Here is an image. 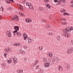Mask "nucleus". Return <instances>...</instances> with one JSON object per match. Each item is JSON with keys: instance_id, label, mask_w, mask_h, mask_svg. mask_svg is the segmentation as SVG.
Listing matches in <instances>:
<instances>
[{"instance_id": "obj_55", "label": "nucleus", "mask_w": 73, "mask_h": 73, "mask_svg": "<svg viewBox=\"0 0 73 73\" xmlns=\"http://www.w3.org/2000/svg\"><path fill=\"white\" fill-rule=\"evenodd\" d=\"M47 21L46 20H44V22H46Z\"/></svg>"}, {"instance_id": "obj_36", "label": "nucleus", "mask_w": 73, "mask_h": 73, "mask_svg": "<svg viewBox=\"0 0 73 73\" xmlns=\"http://www.w3.org/2000/svg\"><path fill=\"white\" fill-rule=\"evenodd\" d=\"M4 56L5 58H6V57H7V52H5L4 53Z\"/></svg>"}, {"instance_id": "obj_46", "label": "nucleus", "mask_w": 73, "mask_h": 73, "mask_svg": "<svg viewBox=\"0 0 73 73\" xmlns=\"http://www.w3.org/2000/svg\"><path fill=\"white\" fill-rule=\"evenodd\" d=\"M9 1H11V2H13V3L14 2L13 0H9Z\"/></svg>"}, {"instance_id": "obj_26", "label": "nucleus", "mask_w": 73, "mask_h": 73, "mask_svg": "<svg viewBox=\"0 0 73 73\" xmlns=\"http://www.w3.org/2000/svg\"><path fill=\"white\" fill-rule=\"evenodd\" d=\"M57 40L58 41H60V36H57Z\"/></svg>"}, {"instance_id": "obj_29", "label": "nucleus", "mask_w": 73, "mask_h": 73, "mask_svg": "<svg viewBox=\"0 0 73 73\" xmlns=\"http://www.w3.org/2000/svg\"><path fill=\"white\" fill-rule=\"evenodd\" d=\"M46 7L48 8H50V5L49 4H47V5H46Z\"/></svg>"}, {"instance_id": "obj_47", "label": "nucleus", "mask_w": 73, "mask_h": 73, "mask_svg": "<svg viewBox=\"0 0 73 73\" xmlns=\"http://www.w3.org/2000/svg\"><path fill=\"white\" fill-rule=\"evenodd\" d=\"M24 46L25 49H27V46L26 45H25Z\"/></svg>"}, {"instance_id": "obj_17", "label": "nucleus", "mask_w": 73, "mask_h": 73, "mask_svg": "<svg viewBox=\"0 0 73 73\" xmlns=\"http://www.w3.org/2000/svg\"><path fill=\"white\" fill-rule=\"evenodd\" d=\"M58 69H59L60 71H62V67L59 66L58 67Z\"/></svg>"}, {"instance_id": "obj_61", "label": "nucleus", "mask_w": 73, "mask_h": 73, "mask_svg": "<svg viewBox=\"0 0 73 73\" xmlns=\"http://www.w3.org/2000/svg\"><path fill=\"white\" fill-rule=\"evenodd\" d=\"M32 20H30V22H32Z\"/></svg>"}, {"instance_id": "obj_24", "label": "nucleus", "mask_w": 73, "mask_h": 73, "mask_svg": "<svg viewBox=\"0 0 73 73\" xmlns=\"http://www.w3.org/2000/svg\"><path fill=\"white\" fill-rule=\"evenodd\" d=\"M65 11H66V10L63 9L60 10V11L61 12H62V13H64V12H65Z\"/></svg>"}, {"instance_id": "obj_64", "label": "nucleus", "mask_w": 73, "mask_h": 73, "mask_svg": "<svg viewBox=\"0 0 73 73\" xmlns=\"http://www.w3.org/2000/svg\"><path fill=\"white\" fill-rule=\"evenodd\" d=\"M19 13V14H20V13Z\"/></svg>"}, {"instance_id": "obj_12", "label": "nucleus", "mask_w": 73, "mask_h": 73, "mask_svg": "<svg viewBox=\"0 0 73 73\" xmlns=\"http://www.w3.org/2000/svg\"><path fill=\"white\" fill-rule=\"evenodd\" d=\"M20 45V43H15L13 44V45L14 46H19Z\"/></svg>"}, {"instance_id": "obj_5", "label": "nucleus", "mask_w": 73, "mask_h": 73, "mask_svg": "<svg viewBox=\"0 0 73 73\" xmlns=\"http://www.w3.org/2000/svg\"><path fill=\"white\" fill-rule=\"evenodd\" d=\"M18 60L16 57H14L13 59V63L14 65H16L17 64Z\"/></svg>"}, {"instance_id": "obj_25", "label": "nucleus", "mask_w": 73, "mask_h": 73, "mask_svg": "<svg viewBox=\"0 0 73 73\" xmlns=\"http://www.w3.org/2000/svg\"><path fill=\"white\" fill-rule=\"evenodd\" d=\"M44 27H46V28H50V25H45Z\"/></svg>"}, {"instance_id": "obj_48", "label": "nucleus", "mask_w": 73, "mask_h": 73, "mask_svg": "<svg viewBox=\"0 0 73 73\" xmlns=\"http://www.w3.org/2000/svg\"><path fill=\"white\" fill-rule=\"evenodd\" d=\"M1 19H2V16L0 15V20H1Z\"/></svg>"}, {"instance_id": "obj_22", "label": "nucleus", "mask_w": 73, "mask_h": 73, "mask_svg": "<svg viewBox=\"0 0 73 73\" xmlns=\"http://www.w3.org/2000/svg\"><path fill=\"white\" fill-rule=\"evenodd\" d=\"M61 24H62L63 25H66L67 24V22H64V23H62V22L61 23Z\"/></svg>"}, {"instance_id": "obj_44", "label": "nucleus", "mask_w": 73, "mask_h": 73, "mask_svg": "<svg viewBox=\"0 0 73 73\" xmlns=\"http://www.w3.org/2000/svg\"><path fill=\"white\" fill-rule=\"evenodd\" d=\"M5 2L7 3V4H9V2H8V1L7 0L5 1Z\"/></svg>"}, {"instance_id": "obj_45", "label": "nucleus", "mask_w": 73, "mask_h": 73, "mask_svg": "<svg viewBox=\"0 0 73 73\" xmlns=\"http://www.w3.org/2000/svg\"><path fill=\"white\" fill-rule=\"evenodd\" d=\"M28 20V21L27 23H30V19H27Z\"/></svg>"}, {"instance_id": "obj_34", "label": "nucleus", "mask_w": 73, "mask_h": 73, "mask_svg": "<svg viewBox=\"0 0 73 73\" xmlns=\"http://www.w3.org/2000/svg\"><path fill=\"white\" fill-rule=\"evenodd\" d=\"M70 45L73 46V40H72L70 42Z\"/></svg>"}, {"instance_id": "obj_43", "label": "nucleus", "mask_w": 73, "mask_h": 73, "mask_svg": "<svg viewBox=\"0 0 73 73\" xmlns=\"http://www.w3.org/2000/svg\"><path fill=\"white\" fill-rule=\"evenodd\" d=\"M39 71L40 69H38L36 70V72H39Z\"/></svg>"}, {"instance_id": "obj_21", "label": "nucleus", "mask_w": 73, "mask_h": 73, "mask_svg": "<svg viewBox=\"0 0 73 73\" xmlns=\"http://www.w3.org/2000/svg\"><path fill=\"white\" fill-rule=\"evenodd\" d=\"M17 35L18 36H21V33H20L19 32H17L16 33Z\"/></svg>"}, {"instance_id": "obj_58", "label": "nucleus", "mask_w": 73, "mask_h": 73, "mask_svg": "<svg viewBox=\"0 0 73 73\" xmlns=\"http://www.w3.org/2000/svg\"><path fill=\"white\" fill-rule=\"evenodd\" d=\"M51 35H53V33L52 32L51 33Z\"/></svg>"}, {"instance_id": "obj_49", "label": "nucleus", "mask_w": 73, "mask_h": 73, "mask_svg": "<svg viewBox=\"0 0 73 73\" xmlns=\"http://www.w3.org/2000/svg\"><path fill=\"white\" fill-rule=\"evenodd\" d=\"M71 4H73V0H72L70 2Z\"/></svg>"}, {"instance_id": "obj_11", "label": "nucleus", "mask_w": 73, "mask_h": 73, "mask_svg": "<svg viewBox=\"0 0 73 73\" xmlns=\"http://www.w3.org/2000/svg\"><path fill=\"white\" fill-rule=\"evenodd\" d=\"M17 73H22L23 72V70H22L18 69L17 70Z\"/></svg>"}, {"instance_id": "obj_15", "label": "nucleus", "mask_w": 73, "mask_h": 73, "mask_svg": "<svg viewBox=\"0 0 73 73\" xmlns=\"http://www.w3.org/2000/svg\"><path fill=\"white\" fill-rule=\"evenodd\" d=\"M70 64H69L67 65V66L66 67V69L68 70H70Z\"/></svg>"}, {"instance_id": "obj_35", "label": "nucleus", "mask_w": 73, "mask_h": 73, "mask_svg": "<svg viewBox=\"0 0 73 73\" xmlns=\"http://www.w3.org/2000/svg\"><path fill=\"white\" fill-rule=\"evenodd\" d=\"M39 72L40 73H43V71L42 70L40 69Z\"/></svg>"}, {"instance_id": "obj_3", "label": "nucleus", "mask_w": 73, "mask_h": 73, "mask_svg": "<svg viewBox=\"0 0 73 73\" xmlns=\"http://www.w3.org/2000/svg\"><path fill=\"white\" fill-rule=\"evenodd\" d=\"M6 34L7 35L8 37H12V34H11V31H8L6 32Z\"/></svg>"}, {"instance_id": "obj_13", "label": "nucleus", "mask_w": 73, "mask_h": 73, "mask_svg": "<svg viewBox=\"0 0 73 73\" xmlns=\"http://www.w3.org/2000/svg\"><path fill=\"white\" fill-rule=\"evenodd\" d=\"M23 36H24V40H26V39L27 38V36L26 35L25 33H24Z\"/></svg>"}, {"instance_id": "obj_16", "label": "nucleus", "mask_w": 73, "mask_h": 73, "mask_svg": "<svg viewBox=\"0 0 73 73\" xmlns=\"http://www.w3.org/2000/svg\"><path fill=\"white\" fill-rule=\"evenodd\" d=\"M39 9L40 11H43L44 10V9L42 7H39Z\"/></svg>"}, {"instance_id": "obj_40", "label": "nucleus", "mask_w": 73, "mask_h": 73, "mask_svg": "<svg viewBox=\"0 0 73 73\" xmlns=\"http://www.w3.org/2000/svg\"><path fill=\"white\" fill-rule=\"evenodd\" d=\"M20 15H21V16H24V15L23 14V13H21L20 14Z\"/></svg>"}, {"instance_id": "obj_38", "label": "nucleus", "mask_w": 73, "mask_h": 73, "mask_svg": "<svg viewBox=\"0 0 73 73\" xmlns=\"http://www.w3.org/2000/svg\"><path fill=\"white\" fill-rule=\"evenodd\" d=\"M54 1L55 3H58V0H54Z\"/></svg>"}, {"instance_id": "obj_27", "label": "nucleus", "mask_w": 73, "mask_h": 73, "mask_svg": "<svg viewBox=\"0 0 73 73\" xmlns=\"http://www.w3.org/2000/svg\"><path fill=\"white\" fill-rule=\"evenodd\" d=\"M2 66L3 68H5L6 66V65H5V64L3 63L2 65Z\"/></svg>"}, {"instance_id": "obj_10", "label": "nucleus", "mask_w": 73, "mask_h": 73, "mask_svg": "<svg viewBox=\"0 0 73 73\" xmlns=\"http://www.w3.org/2000/svg\"><path fill=\"white\" fill-rule=\"evenodd\" d=\"M19 52L20 54H25V52L22 50H20Z\"/></svg>"}, {"instance_id": "obj_62", "label": "nucleus", "mask_w": 73, "mask_h": 73, "mask_svg": "<svg viewBox=\"0 0 73 73\" xmlns=\"http://www.w3.org/2000/svg\"><path fill=\"white\" fill-rule=\"evenodd\" d=\"M15 34H13V36H15Z\"/></svg>"}, {"instance_id": "obj_2", "label": "nucleus", "mask_w": 73, "mask_h": 73, "mask_svg": "<svg viewBox=\"0 0 73 73\" xmlns=\"http://www.w3.org/2000/svg\"><path fill=\"white\" fill-rule=\"evenodd\" d=\"M26 5L27 6H28V8L31 10H33L34 9V8L33 7L32 5V4H31L30 3H27L26 4Z\"/></svg>"}, {"instance_id": "obj_41", "label": "nucleus", "mask_w": 73, "mask_h": 73, "mask_svg": "<svg viewBox=\"0 0 73 73\" xmlns=\"http://www.w3.org/2000/svg\"><path fill=\"white\" fill-rule=\"evenodd\" d=\"M61 20L62 21V20L64 21H66V20L64 18H62L61 19Z\"/></svg>"}, {"instance_id": "obj_50", "label": "nucleus", "mask_w": 73, "mask_h": 73, "mask_svg": "<svg viewBox=\"0 0 73 73\" xmlns=\"http://www.w3.org/2000/svg\"><path fill=\"white\" fill-rule=\"evenodd\" d=\"M41 21H43V22H44V20L43 19H41Z\"/></svg>"}, {"instance_id": "obj_20", "label": "nucleus", "mask_w": 73, "mask_h": 73, "mask_svg": "<svg viewBox=\"0 0 73 73\" xmlns=\"http://www.w3.org/2000/svg\"><path fill=\"white\" fill-rule=\"evenodd\" d=\"M0 10L1 11H2V12H3L4 11V7H3V6H1V8H0Z\"/></svg>"}, {"instance_id": "obj_37", "label": "nucleus", "mask_w": 73, "mask_h": 73, "mask_svg": "<svg viewBox=\"0 0 73 73\" xmlns=\"http://www.w3.org/2000/svg\"><path fill=\"white\" fill-rule=\"evenodd\" d=\"M39 50H42L43 48H42V46H39Z\"/></svg>"}, {"instance_id": "obj_8", "label": "nucleus", "mask_w": 73, "mask_h": 73, "mask_svg": "<svg viewBox=\"0 0 73 73\" xmlns=\"http://www.w3.org/2000/svg\"><path fill=\"white\" fill-rule=\"evenodd\" d=\"M44 68H48L50 66V63L49 62L46 63L44 65Z\"/></svg>"}, {"instance_id": "obj_60", "label": "nucleus", "mask_w": 73, "mask_h": 73, "mask_svg": "<svg viewBox=\"0 0 73 73\" xmlns=\"http://www.w3.org/2000/svg\"><path fill=\"white\" fill-rule=\"evenodd\" d=\"M62 6H64V4L63 3H62Z\"/></svg>"}, {"instance_id": "obj_23", "label": "nucleus", "mask_w": 73, "mask_h": 73, "mask_svg": "<svg viewBox=\"0 0 73 73\" xmlns=\"http://www.w3.org/2000/svg\"><path fill=\"white\" fill-rule=\"evenodd\" d=\"M11 62H12V60H11V59L7 61V63H8V64H11Z\"/></svg>"}, {"instance_id": "obj_14", "label": "nucleus", "mask_w": 73, "mask_h": 73, "mask_svg": "<svg viewBox=\"0 0 73 73\" xmlns=\"http://www.w3.org/2000/svg\"><path fill=\"white\" fill-rule=\"evenodd\" d=\"M38 62H39V61H38V60H36L34 64V65H33L34 66H36V65L38 64Z\"/></svg>"}, {"instance_id": "obj_53", "label": "nucleus", "mask_w": 73, "mask_h": 73, "mask_svg": "<svg viewBox=\"0 0 73 73\" xmlns=\"http://www.w3.org/2000/svg\"><path fill=\"white\" fill-rule=\"evenodd\" d=\"M71 49L72 51H73V47L71 48Z\"/></svg>"}, {"instance_id": "obj_9", "label": "nucleus", "mask_w": 73, "mask_h": 73, "mask_svg": "<svg viewBox=\"0 0 73 73\" xmlns=\"http://www.w3.org/2000/svg\"><path fill=\"white\" fill-rule=\"evenodd\" d=\"M27 40H28V42L29 44H31L32 43V42L33 41V40L31 38H28Z\"/></svg>"}, {"instance_id": "obj_30", "label": "nucleus", "mask_w": 73, "mask_h": 73, "mask_svg": "<svg viewBox=\"0 0 73 73\" xmlns=\"http://www.w3.org/2000/svg\"><path fill=\"white\" fill-rule=\"evenodd\" d=\"M27 61V58L24 57L23 61H24V62H26Z\"/></svg>"}, {"instance_id": "obj_4", "label": "nucleus", "mask_w": 73, "mask_h": 73, "mask_svg": "<svg viewBox=\"0 0 73 73\" xmlns=\"http://www.w3.org/2000/svg\"><path fill=\"white\" fill-rule=\"evenodd\" d=\"M15 21H19V18L18 16L17 15H15L12 19H11V20H15Z\"/></svg>"}, {"instance_id": "obj_56", "label": "nucleus", "mask_w": 73, "mask_h": 73, "mask_svg": "<svg viewBox=\"0 0 73 73\" xmlns=\"http://www.w3.org/2000/svg\"><path fill=\"white\" fill-rule=\"evenodd\" d=\"M56 60H57V62L59 61V60L58 59H57V58L56 59Z\"/></svg>"}, {"instance_id": "obj_63", "label": "nucleus", "mask_w": 73, "mask_h": 73, "mask_svg": "<svg viewBox=\"0 0 73 73\" xmlns=\"http://www.w3.org/2000/svg\"><path fill=\"white\" fill-rule=\"evenodd\" d=\"M4 1V0H1V1Z\"/></svg>"}, {"instance_id": "obj_1", "label": "nucleus", "mask_w": 73, "mask_h": 73, "mask_svg": "<svg viewBox=\"0 0 73 73\" xmlns=\"http://www.w3.org/2000/svg\"><path fill=\"white\" fill-rule=\"evenodd\" d=\"M73 30V28L72 27H71L70 28L69 27H67L66 29H64V31L65 33L63 34L64 36H65V37L67 38L69 37H70V33L68 32H71Z\"/></svg>"}, {"instance_id": "obj_32", "label": "nucleus", "mask_w": 73, "mask_h": 73, "mask_svg": "<svg viewBox=\"0 0 73 73\" xmlns=\"http://www.w3.org/2000/svg\"><path fill=\"white\" fill-rule=\"evenodd\" d=\"M64 15L65 16V15H67V16H69V14L68 13H64Z\"/></svg>"}, {"instance_id": "obj_39", "label": "nucleus", "mask_w": 73, "mask_h": 73, "mask_svg": "<svg viewBox=\"0 0 73 73\" xmlns=\"http://www.w3.org/2000/svg\"><path fill=\"white\" fill-rule=\"evenodd\" d=\"M60 1H61V2H63V3H65V0H59Z\"/></svg>"}, {"instance_id": "obj_42", "label": "nucleus", "mask_w": 73, "mask_h": 73, "mask_svg": "<svg viewBox=\"0 0 73 73\" xmlns=\"http://www.w3.org/2000/svg\"><path fill=\"white\" fill-rule=\"evenodd\" d=\"M17 30H16L15 31H14L13 32V33H16V32H17Z\"/></svg>"}, {"instance_id": "obj_6", "label": "nucleus", "mask_w": 73, "mask_h": 73, "mask_svg": "<svg viewBox=\"0 0 73 73\" xmlns=\"http://www.w3.org/2000/svg\"><path fill=\"white\" fill-rule=\"evenodd\" d=\"M4 50L6 52L9 53V52H10V51H11V48L9 47H8L7 48H5Z\"/></svg>"}, {"instance_id": "obj_54", "label": "nucleus", "mask_w": 73, "mask_h": 73, "mask_svg": "<svg viewBox=\"0 0 73 73\" xmlns=\"http://www.w3.org/2000/svg\"><path fill=\"white\" fill-rule=\"evenodd\" d=\"M71 7L73 8V4L72 5L70 6Z\"/></svg>"}, {"instance_id": "obj_28", "label": "nucleus", "mask_w": 73, "mask_h": 73, "mask_svg": "<svg viewBox=\"0 0 73 73\" xmlns=\"http://www.w3.org/2000/svg\"><path fill=\"white\" fill-rule=\"evenodd\" d=\"M61 4V1H60L59 0L58 3L56 4V5H60V4Z\"/></svg>"}, {"instance_id": "obj_19", "label": "nucleus", "mask_w": 73, "mask_h": 73, "mask_svg": "<svg viewBox=\"0 0 73 73\" xmlns=\"http://www.w3.org/2000/svg\"><path fill=\"white\" fill-rule=\"evenodd\" d=\"M14 29L15 30H17V31H19V28L18 26H15V28Z\"/></svg>"}, {"instance_id": "obj_59", "label": "nucleus", "mask_w": 73, "mask_h": 73, "mask_svg": "<svg viewBox=\"0 0 73 73\" xmlns=\"http://www.w3.org/2000/svg\"><path fill=\"white\" fill-rule=\"evenodd\" d=\"M38 67H39V65H38V66H36V67L37 68H38Z\"/></svg>"}, {"instance_id": "obj_7", "label": "nucleus", "mask_w": 73, "mask_h": 73, "mask_svg": "<svg viewBox=\"0 0 73 73\" xmlns=\"http://www.w3.org/2000/svg\"><path fill=\"white\" fill-rule=\"evenodd\" d=\"M73 53V51L71 49V48H70L68 49L67 50V53L68 54H70Z\"/></svg>"}, {"instance_id": "obj_33", "label": "nucleus", "mask_w": 73, "mask_h": 73, "mask_svg": "<svg viewBox=\"0 0 73 73\" xmlns=\"http://www.w3.org/2000/svg\"><path fill=\"white\" fill-rule=\"evenodd\" d=\"M44 1L46 3H49V0H44Z\"/></svg>"}, {"instance_id": "obj_18", "label": "nucleus", "mask_w": 73, "mask_h": 73, "mask_svg": "<svg viewBox=\"0 0 73 73\" xmlns=\"http://www.w3.org/2000/svg\"><path fill=\"white\" fill-rule=\"evenodd\" d=\"M48 55L50 57H53V54L52 52H49Z\"/></svg>"}, {"instance_id": "obj_31", "label": "nucleus", "mask_w": 73, "mask_h": 73, "mask_svg": "<svg viewBox=\"0 0 73 73\" xmlns=\"http://www.w3.org/2000/svg\"><path fill=\"white\" fill-rule=\"evenodd\" d=\"M43 60L45 62H47V59H46V58H45L43 59Z\"/></svg>"}, {"instance_id": "obj_57", "label": "nucleus", "mask_w": 73, "mask_h": 73, "mask_svg": "<svg viewBox=\"0 0 73 73\" xmlns=\"http://www.w3.org/2000/svg\"><path fill=\"white\" fill-rule=\"evenodd\" d=\"M28 20V19H26V22H27V21Z\"/></svg>"}, {"instance_id": "obj_52", "label": "nucleus", "mask_w": 73, "mask_h": 73, "mask_svg": "<svg viewBox=\"0 0 73 73\" xmlns=\"http://www.w3.org/2000/svg\"><path fill=\"white\" fill-rule=\"evenodd\" d=\"M21 9H23V6H21Z\"/></svg>"}, {"instance_id": "obj_51", "label": "nucleus", "mask_w": 73, "mask_h": 73, "mask_svg": "<svg viewBox=\"0 0 73 73\" xmlns=\"http://www.w3.org/2000/svg\"><path fill=\"white\" fill-rule=\"evenodd\" d=\"M18 5H19V6H20V7H21V6H22V5H21L20 4H18Z\"/></svg>"}]
</instances>
